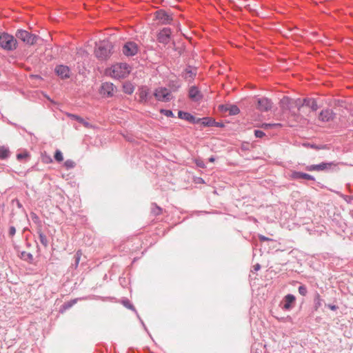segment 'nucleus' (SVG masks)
<instances>
[{
	"label": "nucleus",
	"mask_w": 353,
	"mask_h": 353,
	"mask_svg": "<svg viewBox=\"0 0 353 353\" xmlns=\"http://www.w3.org/2000/svg\"><path fill=\"white\" fill-rule=\"evenodd\" d=\"M113 47L112 42L108 40L101 41L96 45L95 56L100 60H106L112 54Z\"/></svg>",
	"instance_id": "f257e3e1"
},
{
	"label": "nucleus",
	"mask_w": 353,
	"mask_h": 353,
	"mask_svg": "<svg viewBox=\"0 0 353 353\" xmlns=\"http://www.w3.org/2000/svg\"><path fill=\"white\" fill-rule=\"evenodd\" d=\"M0 47L6 51H13L18 47V41L14 36L7 32L0 33Z\"/></svg>",
	"instance_id": "f03ea898"
},
{
	"label": "nucleus",
	"mask_w": 353,
	"mask_h": 353,
	"mask_svg": "<svg viewBox=\"0 0 353 353\" xmlns=\"http://www.w3.org/2000/svg\"><path fill=\"white\" fill-rule=\"evenodd\" d=\"M131 72V67L127 63H117L112 65V77L115 79H124Z\"/></svg>",
	"instance_id": "7ed1b4c3"
},
{
	"label": "nucleus",
	"mask_w": 353,
	"mask_h": 353,
	"mask_svg": "<svg viewBox=\"0 0 353 353\" xmlns=\"http://www.w3.org/2000/svg\"><path fill=\"white\" fill-rule=\"evenodd\" d=\"M15 38L22 41L26 45L32 46L35 44L39 37L35 34H32L23 29H18L15 32Z\"/></svg>",
	"instance_id": "20e7f679"
},
{
	"label": "nucleus",
	"mask_w": 353,
	"mask_h": 353,
	"mask_svg": "<svg viewBox=\"0 0 353 353\" xmlns=\"http://www.w3.org/2000/svg\"><path fill=\"white\" fill-rule=\"evenodd\" d=\"M337 163L334 161L331 162H321L319 164H313L307 165L305 169L307 171L312 172V171H333L335 170L337 168Z\"/></svg>",
	"instance_id": "39448f33"
},
{
	"label": "nucleus",
	"mask_w": 353,
	"mask_h": 353,
	"mask_svg": "<svg viewBox=\"0 0 353 353\" xmlns=\"http://www.w3.org/2000/svg\"><path fill=\"white\" fill-rule=\"evenodd\" d=\"M153 95L157 101L161 102H170L174 98L171 92L165 87L156 88Z\"/></svg>",
	"instance_id": "423d86ee"
},
{
	"label": "nucleus",
	"mask_w": 353,
	"mask_h": 353,
	"mask_svg": "<svg viewBox=\"0 0 353 353\" xmlns=\"http://www.w3.org/2000/svg\"><path fill=\"white\" fill-rule=\"evenodd\" d=\"M253 105L261 112H268L272 107V102L266 97H255L252 102Z\"/></svg>",
	"instance_id": "0eeeda50"
},
{
	"label": "nucleus",
	"mask_w": 353,
	"mask_h": 353,
	"mask_svg": "<svg viewBox=\"0 0 353 353\" xmlns=\"http://www.w3.org/2000/svg\"><path fill=\"white\" fill-rule=\"evenodd\" d=\"M121 51L125 57H134L139 52V46L137 43L129 41L123 45Z\"/></svg>",
	"instance_id": "6e6552de"
},
{
	"label": "nucleus",
	"mask_w": 353,
	"mask_h": 353,
	"mask_svg": "<svg viewBox=\"0 0 353 353\" xmlns=\"http://www.w3.org/2000/svg\"><path fill=\"white\" fill-rule=\"evenodd\" d=\"M54 72L61 80L70 79L72 74L70 68L63 64L55 65Z\"/></svg>",
	"instance_id": "1a4fd4ad"
},
{
	"label": "nucleus",
	"mask_w": 353,
	"mask_h": 353,
	"mask_svg": "<svg viewBox=\"0 0 353 353\" xmlns=\"http://www.w3.org/2000/svg\"><path fill=\"white\" fill-rule=\"evenodd\" d=\"M116 91L117 87L110 82L102 83L99 88L100 94L105 98L113 97Z\"/></svg>",
	"instance_id": "9d476101"
},
{
	"label": "nucleus",
	"mask_w": 353,
	"mask_h": 353,
	"mask_svg": "<svg viewBox=\"0 0 353 353\" xmlns=\"http://www.w3.org/2000/svg\"><path fill=\"white\" fill-rule=\"evenodd\" d=\"M154 14L155 19L162 25H170L173 21L172 15L163 10H157Z\"/></svg>",
	"instance_id": "9b49d317"
},
{
	"label": "nucleus",
	"mask_w": 353,
	"mask_h": 353,
	"mask_svg": "<svg viewBox=\"0 0 353 353\" xmlns=\"http://www.w3.org/2000/svg\"><path fill=\"white\" fill-rule=\"evenodd\" d=\"M172 35V30L170 28H163L157 34V41L164 45L170 43Z\"/></svg>",
	"instance_id": "f8f14e48"
},
{
	"label": "nucleus",
	"mask_w": 353,
	"mask_h": 353,
	"mask_svg": "<svg viewBox=\"0 0 353 353\" xmlns=\"http://www.w3.org/2000/svg\"><path fill=\"white\" fill-rule=\"evenodd\" d=\"M99 298L98 296L96 295H89L87 296H83L74 299H72L66 303H64L60 307V312H63L66 311L67 310L72 307L75 303H77L79 300H91V299H96Z\"/></svg>",
	"instance_id": "ddd939ff"
},
{
	"label": "nucleus",
	"mask_w": 353,
	"mask_h": 353,
	"mask_svg": "<svg viewBox=\"0 0 353 353\" xmlns=\"http://www.w3.org/2000/svg\"><path fill=\"white\" fill-rule=\"evenodd\" d=\"M296 297L292 294H288L283 297L282 309L285 311H290L295 305Z\"/></svg>",
	"instance_id": "4468645a"
},
{
	"label": "nucleus",
	"mask_w": 353,
	"mask_h": 353,
	"mask_svg": "<svg viewBox=\"0 0 353 353\" xmlns=\"http://www.w3.org/2000/svg\"><path fill=\"white\" fill-rule=\"evenodd\" d=\"M335 116L336 113L332 109L326 108L320 112L318 118L322 122H329L332 121Z\"/></svg>",
	"instance_id": "2eb2a0df"
},
{
	"label": "nucleus",
	"mask_w": 353,
	"mask_h": 353,
	"mask_svg": "<svg viewBox=\"0 0 353 353\" xmlns=\"http://www.w3.org/2000/svg\"><path fill=\"white\" fill-rule=\"evenodd\" d=\"M178 117L193 124L199 123L201 122L200 119L196 118L191 113L188 112H184L183 110H179L178 112Z\"/></svg>",
	"instance_id": "dca6fc26"
},
{
	"label": "nucleus",
	"mask_w": 353,
	"mask_h": 353,
	"mask_svg": "<svg viewBox=\"0 0 353 353\" xmlns=\"http://www.w3.org/2000/svg\"><path fill=\"white\" fill-rule=\"evenodd\" d=\"M290 178L292 180H301V179H306L310 181H315V178L309 174L299 172V171H292Z\"/></svg>",
	"instance_id": "f3484780"
},
{
	"label": "nucleus",
	"mask_w": 353,
	"mask_h": 353,
	"mask_svg": "<svg viewBox=\"0 0 353 353\" xmlns=\"http://www.w3.org/2000/svg\"><path fill=\"white\" fill-rule=\"evenodd\" d=\"M181 77L187 80L192 81L194 79L196 75V68H193L191 65H188L181 72Z\"/></svg>",
	"instance_id": "a211bd4d"
},
{
	"label": "nucleus",
	"mask_w": 353,
	"mask_h": 353,
	"mask_svg": "<svg viewBox=\"0 0 353 353\" xmlns=\"http://www.w3.org/2000/svg\"><path fill=\"white\" fill-rule=\"evenodd\" d=\"M188 96L192 101L195 102L201 101L203 97V94L201 92L198 87L195 85L190 88Z\"/></svg>",
	"instance_id": "6ab92c4d"
},
{
	"label": "nucleus",
	"mask_w": 353,
	"mask_h": 353,
	"mask_svg": "<svg viewBox=\"0 0 353 353\" xmlns=\"http://www.w3.org/2000/svg\"><path fill=\"white\" fill-rule=\"evenodd\" d=\"M138 92L140 103H145L151 98V96L150 95V89L145 85L141 86L139 88Z\"/></svg>",
	"instance_id": "aec40b11"
},
{
	"label": "nucleus",
	"mask_w": 353,
	"mask_h": 353,
	"mask_svg": "<svg viewBox=\"0 0 353 353\" xmlns=\"http://www.w3.org/2000/svg\"><path fill=\"white\" fill-rule=\"evenodd\" d=\"M67 117L70 118L71 120H74L78 121L79 123H81L84 127L87 128H93L94 126L90 123L89 122L86 121L83 118L81 117L80 116L72 113H67Z\"/></svg>",
	"instance_id": "412c9836"
},
{
	"label": "nucleus",
	"mask_w": 353,
	"mask_h": 353,
	"mask_svg": "<svg viewBox=\"0 0 353 353\" xmlns=\"http://www.w3.org/2000/svg\"><path fill=\"white\" fill-rule=\"evenodd\" d=\"M219 108L225 112H228L230 115H236L240 112V109L236 105L232 104L229 105H221Z\"/></svg>",
	"instance_id": "4be33fe9"
},
{
	"label": "nucleus",
	"mask_w": 353,
	"mask_h": 353,
	"mask_svg": "<svg viewBox=\"0 0 353 353\" xmlns=\"http://www.w3.org/2000/svg\"><path fill=\"white\" fill-rule=\"evenodd\" d=\"M301 105H305L311 108L312 111H316L319 109V106L316 100L314 98H305L303 99Z\"/></svg>",
	"instance_id": "5701e85b"
},
{
	"label": "nucleus",
	"mask_w": 353,
	"mask_h": 353,
	"mask_svg": "<svg viewBox=\"0 0 353 353\" xmlns=\"http://www.w3.org/2000/svg\"><path fill=\"white\" fill-rule=\"evenodd\" d=\"M324 300L321 298V295L318 292H315L314 295V310L317 311L319 308L322 305Z\"/></svg>",
	"instance_id": "b1692460"
},
{
	"label": "nucleus",
	"mask_w": 353,
	"mask_h": 353,
	"mask_svg": "<svg viewBox=\"0 0 353 353\" xmlns=\"http://www.w3.org/2000/svg\"><path fill=\"white\" fill-rule=\"evenodd\" d=\"M168 86L170 89V92H177L181 86V83L177 79L169 80Z\"/></svg>",
	"instance_id": "393cba45"
},
{
	"label": "nucleus",
	"mask_w": 353,
	"mask_h": 353,
	"mask_svg": "<svg viewBox=\"0 0 353 353\" xmlns=\"http://www.w3.org/2000/svg\"><path fill=\"white\" fill-rule=\"evenodd\" d=\"M10 151L8 147L5 145L0 146V159L6 160L10 157Z\"/></svg>",
	"instance_id": "a878e982"
},
{
	"label": "nucleus",
	"mask_w": 353,
	"mask_h": 353,
	"mask_svg": "<svg viewBox=\"0 0 353 353\" xmlns=\"http://www.w3.org/2000/svg\"><path fill=\"white\" fill-rule=\"evenodd\" d=\"M304 146L314 149L316 150H328L330 148L328 144H321V145H317L315 143H306L303 144Z\"/></svg>",
	"instance_id": "bb28decb"
},
{
	"label": "nucleus",
	"mask_w": 353,
	"mask_h": 353,
	"mask_svg": "<svg viewBox=\"0 0 353 353\" xmlns=\"http://www.w3.org/2000/svg\"><path fill=\"white\" fill-rule=\"evenodd\" d=\"M134 90V86L129 81L123 84V91L127 94H132Z\"/></svg>",
	"instance_id": "cd10ccee"
},
{
	"label": "nucleus",
	"mask_w": 353,
	"mask_h": 353,
	"mask_svg": "<svg viewBox=\"0 0 353 353\" xmlns=\"http://www.w3.org/2000/svg\"><path fill=\"white\" fill-rule=\"evenodd\" d=\"M121 303L124 307L133 311L136 314V315L138 314V312H137L136 308L134 307V306L133 305V304L128 299H123L121 301Z\"/></svg>",
	"instance_id": "c85d7f7f"
},
{
	"label": "nucleus",
	"mask_w": 353,
	"mask_h": 353,
	"mask_svg": "<svg viewBox=\"0 0 353 353\" xmlns=\"http://www.w3.org/2000/svg\"><path fill=\"white\" fill-rule=\"evenodd\" d=\"M37 233L39 234V238L41 243L45 247L47 248L48 246V241L46 237V236L41 232V230L39 229L37 231Z\"/></svg>",
	"instance_id": "c756f323"
},
{
	"label": "nucleus",
	"mask_w": 353,
	"mask_h": 353,
	"mask_svg": "<svg viewBox=\"0 0 353 353\" xmlns=\"http://www.w3.org/2000/svg\"><path fill=\"white\" fill-rule=\"evenodd\" d=\"M20 258L27 262L32 263L33 261V256L31 253L23 251L20 254Z\"/></svg>",
	"instance_id": "7c9ffc66"
},
{
	"label": "nucleus",
	"mask_w": 353,
	"mask_h": 353,
	"mask_svg": "<svg viewBox=\"0 0 353 353\" xmlns=\"http://www.w3.org/2000/svg\"><path fill=\"white\" fill-rule=\"evenodd\" d=\"M201 119V122L203 126L205 127H211L213 125L214 119L210 117H203L199 118Z\"/></svg>",
	"instance_id": "2f4dec72"
},
{
	"label": "nucleus",
	"mask_w": 353,
	"mask_h": 353,
	"mask_svg": "<svg viewBox=\"0 0 353 353\" xmlns=\"http://www.w3.org/2000/svg\"><path fill=\"white\" fill-rule=\"evenodd\" d=\"M282 125L281 123H263L261 124V128L264 130H268L273 128H278L281 127Z\"/></svg>",
	"instance_id": "473e14b6"
},
{
	"label": "nucleus",
	"mask_w": 353,
	"mask_h": 353,
	"mask_svg": "<svg viewBox=\"0 0 353 353\" xmlns=\"http://www.w3.org/2000/svg\"><path fill=\"white\" fill-rule=\"evenodd\" d=\"M63 165L67 170H70L75 167L76 163L74 161L68 159L64 162Z\"/></svg>",
	"instance_id": "72a5a7b5"
},
{
	"label": "nucleus",
	"mask_w": 353,
	"mask_h": 353,
	"mask_svg": "<svg viewBox=\"0 0 353 353\" xmlns=\"http://www.w3.org/2000/svg\"><path fill=\"white\" fill-rule=\"evenodd\" d=\"M54 158L56 161L61 162L63 160V157L61 151L59 150H57L54 152Z\"/></svg>",
	"instance_id": "f704fd0d"
},
{
	"label": "nucleus",
	"mask_w": 353,
	"mask_h": 353,
	"mask_svg": "<svg viewBox=\"0 0 353 353\" xmlns=\"http://www.w3.org/2000/svg\"><path fill=\"white\" fill-rule=\"evenodd\" d=\"M160 112L167 117H174V113L171 110L161 109Z\"/></svg>",
	"instance_id": "c9c22d12"
},
{
	"label": "nucleus",
	"mask_w": 353,
	"mask_h": 353,
	"mask_svg": "<svg viewBox=\"0 0 353 353\" xmlns=\"http://www.w3.org/2000/svg\"><path fill=\"white\" fill-rule=\"evenodd\" d=\"M298 291L299 293L303 296H306L307 294V288L304 285H300L298 288Z\"/></svg>",
	"instance_id": "e433bc0d"
},
{
	"label": "nucleus",
	"mask_w": 353,
	"mask_h": 353,
	"mask_svg": "<svg viewBox=\"0 0 353 353\" xmlns=\"http://www.w3.org/2000/svg\"><path fill=\"white\" fill-rule=\"evenodd\" d=\"M153 205L154 207L152 208V213L155 216L160 214L161 213L162 208L157 206L156 204Z\"/></svg>",
	"instance_id": "4c0bfd02"
},
{
	"label": "nucleus",
	"mask_w": 353,
	"mask_h": 353,
	"mask_svg": "<svg viewBox=\"0 0 353 353\" xmlns=\"http://www.w3.org/2000/svg\"><path fill=\"white\" fill-rule=\"evenodd\" d=\"M254 134L256 138H263V137L265 136V133L260 130H254Z\"/></svg>",
	"instance_id": "58836bf2"
},
{
	"label": "nucleus",
	"mask_w": 353,
	"mask_h": 353,
	"mask_svg": "<svg viewBox=\"0 0 353 353\" xmlns=\"http://www.w3.org/2000/svg\"><path fill=\"white\" fill-rule=\"evenodd\" d=\"M8 123L12 125V126H14L16 128L21 129L23 132H28L30 134H32V133L31 132H28L25 128L18 125L16 123H13V122L10 121H8Z\"/></svg>",
	"instance_id": "ea45409f"
},
{
	"label": "nucleus",
	"mask_w": 353,
	"mask_h": 353,
	"mask_svg": "<svg viewBox=\"0 0 353 353\" xmlns=\"http://www.w3.org/2000/svg\"><path fill=\"white\" fill-rule=\"evenodd\" d=\"M28 157V153L27 152L18 153L17 154V159L19 161H21V160H22L23 159H26Z\"/></svg>",
	"instance_id": "a19ab883"
},
{
	"label": "nucleus",
	"mask_w": 353,
	"mask_h": 353,
	"mask_svg": "<svg viewBox=\"0 0 353 353\" xmlns=\"http://www.w3.org/2000/svg\"><path fill=\"white\" fill-rule=\"evenodd\" d=\"M81 251H77V253L75 254V268H77L78 265H79V261H80V259H81Z\"/></svg>",
	"instance_id": "79ce46f5"
},
{
	"label": "nucleus",
	"mask_w": 353,
	"mask_h": 353,
	"mask_svg": "<svg viewBox=\"0 0 353 353\" xmlns=\"http://www.w3.org/2000/svg\"><path fill=\"white\" fill-rule=\"evenodd\" d=\"M259 239L261 241H270V242H273V240L265 236H263L262 234H259Z\"/></svg>",
	"instance_id": "37998d69"
},
{
	"label": "nucleus",
	"mask_w": 353,
	"mask_h": 353,
	"mask_svg": "<svg viewBox=\"0 0 353 353\" xmlns=\"http://www.w3.org/2000/svg\"><path fill=\"white\" fill-rule=\"evenodd\" d=\"M212 126L217 128H223L225 125L223 122H217L215 120H214Z\"/></svg>",
	"instance_id": "c03bdc74"
},
{
	"label": "nucleus",
	"mask_w": 353,
	"mask_h": 353,
	"mask_svg": "<svg viewBox=\"0 0 353 353\" xmlns=\"http://www.w3.org/2000/svg\"><path fill=\"white\" fill-rule=\"evenodd\" d=\"M303 103V100L301 101V99H298L295 101V106L298 108L299 110L301 107L303 105H301V103Z\"/></svg>",
	"instance_id": "a18cd8bd"
},
{
	"label": "nucleus",
	"mask_w": 353,
	"mask_h": 353,
	"mask_svg": "<svg viewBox=\"0 0 353 353\" xmlns=\"http://www.w3.org/2000/svg\"><path fill=\"white\" fill-rule=\"evenodd\" d=\"M16 233V228L14 226H10L9 228V235L13 236Z\"/></svg>",
	"instance_id": "49530a36"
},
{
	"label": "nucleus",
	"mask_w": 353,
	"mask_h": 353,
	"mask_svg": "<svg viewBox=\"0 0 353 353\" xmlns=\"http://www.w3.org/2000/svg\"><path fill=\"white\" fill-rule=\"evenodd\" d=\"M326 307L333 311H336L338 309V306L333 304H325Z\"/></svg>",
	"instance_id": "de8ad7c7"
},
{
	"label": "nucleus",
	"mask_w": 353,
	"mask_h": 353,
	"mask_svg": "<svg viewBox=\"0 0 353 353\" xmlns=\"http://www.w3.org/2000/svg\"><path fill=\"white\" fill-rule=\"evenodd\" d=\"M31 217L34 222H39V218L35 213H31Z\"/></svg>",
	"instance_id": "09e8293b"
},
{
	"label": "nucleus",
	"mask_w": 353,
	"mask_h": 353,
	"mask_svg": "<svg viewBox=\"0 0 353 353\" xmlns=\"http://www.w3.org/2000/svg\"><path fill=\"white\" fill-rule=\"evenodd\" d=\"M196 164L197 166H199L200 168H202L205 167V165L203 163V162L202 161H201V160H196Z\"/></svg>",
	"instance_id": "8fccbe9b"
},
{
	"label": "nucleus",
	"mask_w": 353,
	"mask_h": 353,
	"mask_svg": "<svg viewBox=\"0 0 353 353\" xmlns=\"http://www.w3.org/2000/svg\"><path fill=\"white\" fill-rule=\"evenodd\" d=\"M43 161L46 163H51L52 161V159L50 156H47L46 157H43Z\"/></svg>",
	"instance_id": "3c124183"
},
{
	"label": "nucleus",
	"mask_w": 353,
	"mask_h": 353,
	"mask_svg": "<svg viewBox=\"0 0 353 353\" xmlns=\"http://www.w3.org/2000/svg\"><path fill=\"white\" fill-rule=\"evenodd\" d=\"M254 271H258L261 269V265L259 264V263H256V265H254Z\"/></svg>",
	"instance_id": "603ef678"
},
{
	"label": "nucleus",
	"mask_w": 353,
	"mask_h": 353,
	"mask_svg": "<svg viewBox=\"0 0 353 353\" xmlns=\"http://www.w3.org/2000/svg\"><path fill=\"white\" fill-rule=\"evenodd\" d=\"M137 318L139 319V320L140 321V323L142 325L143 327H145V324L144 323L143 321L141 319L140 316L139 314H137Z\"/></svg>",
	"instance_id": "864d4df0"
},
{
	"label": "nucleus",
	"mask_w": 353,
	"mask_h": 353,
	"mask_svg": "<svg viewBox=\"0 0 353 353\" xmlns=\"http://www.w3.org/2000/svg\"><path fill=\"white\" fill-rule=\"evenodd\" d=\"M215 157L214 156H212L208 159V161L211 163H214L215 161Z\"/></svg>",
	"instance_id": "5fc2aeb1"
},
{
	"label": "nucleus",
	"mask_w": 353,
	"mask_h": 353,
	"mask_svg": "<svg viewBox=\"0 0 353 353\" xmlns=\"http://www.w3.org/2000/svg\"><path fill=\"white\" fill-rule=\"evenodd\" d=\"M143 327V329L145 330V331L148 334V335L150 336V337L152 339H152V336H151V334H150V333L149 332V331H148V328H147L146 325H145V327Z\"/></svg>",
	"instance_id": "6e6d98bb"
},
{
	"label": "nucleus",
	"mask_w": 353,
	"mask_h": 353,
	"mask_svg": "<svg viewBox=\"0 0 353 353\" xmlns=\"http://www.w3.org/2000/svg\"><path fill=\"white\" fill-rule=\"evenodd\" d=\"M17 205L19 208L21 207V204L19 201H17Z\"/></svg>",
	"instance_id": "4d7b16f0"
},
{
	"label": "nucleus",
	"mask_w": 353,
	"mask_h": 353,
	"mask_svg": "<svg viewBox=\"0 0 353 353\" xmlns=\"http://www.w3.org/2000/svg\"><path fill=\"white\" fill-rule=\"evenodd\" d=\"M199 213H204V214H207L208 213V212L206 211H201V212H199Z\"/></svg>",
	"instance_id": "13d9d810"
}]
</instances>
